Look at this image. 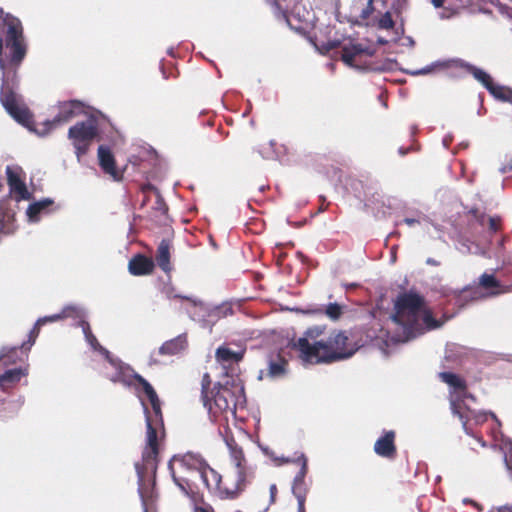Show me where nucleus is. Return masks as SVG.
Wrapping results in <instances>:
<instances>
[{
    "label": "nucleus",
    "mask_w": 512,
    "mask_h": 512,
    "mask_svg": "<svg viewBox=\"0 0 512 512\" xmlns=\"http://www.w3.org/2000/svg\"><path fill=\"white\" fill-rule=\"evenodd\" d=\"M194 512H210V510L208 508H204V507H200V506H195Z\"/></svg>",
    "instance_id": "nucleus-49"
},
{
    "label": "nucleus",
    "mask_w": 512,
    "mask_h": 512,
    "mask_svg": "<svg viewBox=\"0 0 512 512\" xmlns=\"http://www.w3.org/2000/svg\"><path fill=\"white\" fill-rule=\"evenodd\" d=\"M248 113H249V110L244 111L243 117L247 116Z\"/></svg>",
    "instance_id": "nucleus-55"
},
{
    "label": "nucleus",
    "mask_w": 512,
    "mask_h": 512,
    "mask_svg": "<svg viewBox=\"0 0 512 512\" xmlns=\"http://www.w3.org/2000/svg\"><path fill=\"white\" fill-rule=\"evenodd\" d=\"M98 134V119L90 116L87 120L78 122L68 130V138L72 140L78 161L86 154L90 144Z\"/></svg>",
    "instance_id": "nucleus-8"
},
{
    "label": "nucleus",
    "mask_w": 512,
    "mask_h": 512,
    "mask_svg": "<svg viewBox=\"0 0 512 512\" xmlns=\"http://www.w3.org/2000/svg\"><path fill=\"white\" fill-rule=\"evenodd\" d=\"M163 292L165 293L167 298H180V299L185 300V297H186V296H182V295H178V294H173L172 287H165Z\"/></svg>",
    "instance_id": "nucleus-39"
},
{
    "label": "nucleus",
    "mask_w": 512,
    "mask_h": 512,
    "mask_svg": "<svg viewBox=\"0 0 512 512\" xmlns=\"http://www.w3.org/2000/svg\"><path fill=\"white\" fill-rule=\"evenodd\" d=\"M394 310L391 320L395 327L389 336L393 343H406L441 326L425 308L423 298L416 293L400 294L395 301Z\"/></svg>",
    "instance_id": "nucleus-2"
},
{
    "label": "nucleus",
    "mask_w": 512,
    "mask_h": 512,
    "mask_svg": "<svg viewBox=\"0 0 512 512\" xmlns=\"http://www.w3.org/2000/svg\"><path fill=\"white\" fill-rule=\"evenodd\" d=\"M356 348L348 345V337L343 331H334L326 338L324 346L314 364L332 363L353 356Z\"/></svg>",
    "instance_id": "nucleus-7"
},
{
    "label": "nucleus",
    "mask_w": 512,
    "mask_h": 512,
    "mask_svg": "<svg viewBox=\"0 0 512 512\" xmlns=\"http://www.w3.org/2000/svg\"><path fill=\"white\" fill-rule=\"evenodd\" d=\"M504 238L497 239V247L491 251L490 248L483 242H475L467 235H459L455 247L462 254H475L485 257L495 256L496 258L502 257V246Z\"/></svg>",
    "instance_id": "nucleus-13"
},
{
    "label": "nucleus",
    "mask_w": 512,
    "mask_h": 512,
    "mask_svg": "<svg viewBox=\"0 0 512 512\" xmlns=\"http://www.w3.org/2000/svg\"><path fill=\"white\" fill-rule=\"evenodd\" d=\"M28 346H29V343L27 341V342L22 343L21 347H18V346L3 347L2 349H7V351H6L7 356L4 359L0 360V363L3 364L4 366H8V365L16 363V361L18 359L17 353H18L19 348L28 350L27 349Z\"/></svg>",
    "instance_id": "nucleus-31"
},
{
    "label": "nucleus",
    "mask_w": 512,
    "mask_h": 512,
    "mask_svg": "<svg viewBox=\"0 0 512 512\" xmlns=\"http://www.w3.org/2000/svg\"><path fill=\"white\" fill-rule=\"evenodd\" d=\"M297 499V512H305V500L306 498H302V496H300L299 498H296Z\"/></svg>",
    "instance_id": "nucleus-41"
},
{
    "label": "nucleus",
    "mask_w": 512,
    "mask_h": 512,
    "mask_svg": "<svg viewBox=\"0 0 512 512\" xmlns=\"http://www.w3.org/2000/svg\"><path fill=\"white\" fill-rule=\"evenodd\" d=\"M394 431H386L374 444V452L385 458H392L395 455L396 447L394 443Z\"/></svg>",
    "instance_id": "nucleus-19"
},
{
    "label": "nucleus",
    "mask_w": 512,
    "mask_h": 512,
    "mask_svg": "<svg viewBox=\"0 0 512 512\" xmlns=\"http://www.w3.org/2000/svg\"><path fill=\"white\" fill-rule=\"evenodd\" d=\"M363 52H364V49L359 44L351 45V46H344L343 50H342V56H341L342 61L346 65H348L350 67H354L353 61H354L355 57Z\"/></svg>",
    "instance_id": "nucleus-29"
},
{
    "label": "nucleus",
    "mask_w": 512,
    "mask_h": 512,
    "mask_svg": "<svg viewBox=\"0 0 512 512\" xmlns=\"http://www.w3.org/2000/svg\"><path fill=\"white\" fill-rule=\"evenodd\" d=\"M378 42H379L380 44H385L387 41H386V40H384V39H382V38H379V39H378Z\"/></svg>",
    "instance_id": "nucleus-53"
},
{
    "label": "nucleus",
    "mask_w": 512,
    "mask_h": 512,
    "mask_svg": "<svg viewBox=\"0 0 512 512\" xmlns=\"http://www.w3.org/2000/svg\"><path fill=\"white\" fill-rule=\"evenodd\" d=\"M168 54L173 56V49L172 48L168 49Z\"/></svg>",
    "instance_id": "nucleus-54"
},
{
    "label": "nucleus",
    "mask_w": 512,
    "mask_h": 512,
    "mask_svg": "<svg viewBox=\"0 0 512 512\" xmlns=\"http://www.w3.org/2000/svg\"><path fill=\"white\" fill-rule=\"evenodd\" d=\"M286 373V361L279 358L277 361L270 360L268 365V376L271 378H280Z\"/></svg>",
    "instance_id": "nucleus-30"
},
{
    "label": "nucleus",
    "mask_w": 512,
    "mask_h": 512,
    "mask_svg": "<svg viewBox=\"0 0 512 512\" xmlns=\"http://www.w3.org/2000/svg\"><path fill=\"white\" fill-rule=\"evenodd\" d=\"M243 355V350L233 351L227 346L218 347L215 353L217 362L223 364L224 366L226 364L238 363L240 360H242Z\"/></svg>",
    "instance_id": "nucleus-23"
},
{
    "label": "nucleus",
    "mask_w": 512,
    "mask_h": 512,
    "mask_svg": "<svg viewBox=\"0 0 512 512\" xmlns=\"http://www.w3.org/2000/svg\"><path fill=\"white\" fill-rule=\"evenodd\" d=\"M373 9V0H368L366 8L362 11V18H367L372 13Z\"/></svg>",
    "instance_id": "nucleus-40"
},
{
    "label": "nucleus",
    "mask_w": 512,
    "mask_h": 512,
    "mask_svg": "<svg viewBox=\"0 0 512 512\" xmlns=\"http://www.w3.org/2000/svg\"><path fill=\"white\" fill-rule=\"evenodd\" d=\"M487 223H488V233L489 234L496 233L499 230V227H500V219L499 218L488 217Z\"/></svg>",
    "instance_id": "nucleus-35"
},
{
    "label": "nucleus",
    "mask_w": 512,
    "mask_h": 512,
    "mask_svg": "<svg viewBox=\"0 0 512 512\" xmlns=\"http://www.w3.org/2000/svg\"><path fill=\"white\" fill-rule=\"evenodd\" d=\"M98 159L99 165L103 171L111 175L114 179H117V171L115 169V160L109 147L100 145L98 147Z\"/></svg>",
    "instance_id": "nucleus-21"
},
{
    "label": "nucleus",
    "mask_w": 512,
    "mask_h": 512,
    "mask_svg": "<svg viewBox=\"0 0 512 512\" xmlns=\"http://www.w3.org/2000/svg\"><path fill=\"white\" fill-rule=\"evenodd\" d=\"M510 171H512V159H510V161L507 164L502 165L499 168V172L501 174H505V173L510 172Z\"/></svg>",
    "instance_id": "nucleus-42"
},
{
    "label": "nucleus",
    "mask_w": 512,
    "mask_h": 512,
    "mask_svg": "<svg viewBox=\"0 0 512 512\" xmlns=\"http://www.w3.org/2000/svg\"><path fill=\"white\" fill-rule=\"evenodd\" d=\"M169 463H172V468H174V464L178 463L183 472H192L197 475L207 464L199 455L191 452L183 455H174Z\"/></svg>",
    "instance_id": "nucleus-16"
},
{
    "label": "nucleus",
    "mask_w": 512,
    "mask_h": 512,
    "mask_svg": "<svg viewBox=\"0 0 512 512\" xmlns=\"http://www.w3.org/2000/svg\"><path fill=\"white\" fill-rule=\"evenodd\" d=\"M456 67L466 69L478 82H480L489 93L496 99L512 103V89L506 86L495 84L492 77L484 70L462 60L452 61Z\"/></svg>",
    "instance_id": "nucleus-9"
},
{
    "label": "nucleus",
    "mask_w": 512,
    "mask_h": 512,
    "mask_svg": "<svg viewBox=\"0 0 512 512\" xmlns=\"http://www.w3.org/2000/svg\"><path fill=\"white\" fill-rule=\"evenodd\" d=\"M276 492H277L276 485L272 484L270 486V501H271V503H273L275 501Z\"/></svg>",
    "instance_id": "nucleus-44"
},
{
    "label": "nucleus",
    "mask_w": 512,
    "mask_h": 512,
    "mask_svg": "<svg viewBox=\"0 0 512 512\" xmlns=\"http://www.w3.org/2000/svg\"><path fill=\"white\" fill-rule=\"evenodd\" d=\"M441 64L436 62L432 63L431 65H428L424 68L417 69V70H405V73L412 75V76H418V75H426L431 73L435 67L440 66Z\"/></svg>",
    "instance_id": "nucleus-34"
},
{
    "label": "nucleus",
    "mask_w": 512,
    "mask_h": 512,
    "mask_svg": "<svg viewBox=\"0 0 512 512\" xmlns=\"http://www.w3.org/2000/svg\"><path fill=\"white\" fill-rule=\"evenodd\" d=\"M450 17H451V13H448L446 10H444L443 12L440 13L441 19H448Z\"/></svg>",
    "instance_id": "nucleus-50"
},
{
    "label": "nucleus",
    "mask_w": 512,
    "mask_h": 512,
    "mask_svg": "<svg viewBox=\"0 0 512 512\" xmlns=\"http://www.w3.org/2000/svg\"><path fill=\"white\" fill-rule=\"evenodd\" d=\"M407 152H408V149H404V148H400V149H399V153H400L401 155H405V154H407Z\"/></svg>",
    "instance_id": "nucleus-52"
},
{
    "label": "nucleus",
    "mask_w": 512,
    "mask_h": 512,
    "mask_svg": "<svg viewBox=\"0 0 512 512\" xmlns=\"http://www.w3.org/2000/svg\"><path fill=\"white\" fill-rule=\"evenodd\" d=\"M168 468L170 470L173 482L180 489V491L185 496L194 499V492L192 490L190 480L184 476H177L174 468H172V463H168Z\"/></svg>",
    "instance_id": "nucleus-28"
},
{
    "label": "nucleus",
    "mask_w": 512,
    "mask_h": 512,
    "mask_svg": "<svg viewBox=\"0 0 512 512\" xmlns=\"http://www.w3.org/2000/svg\"><path fill=\"white\" fill-rule=\"evenodd\" d=\"M479 285L481 288L487 290L485 295L477 289L470 290L468 288H464L457 294V303L460 306H464L468 300L473 301L485 296H495L512 291V285L503 287L493 274L488 273H483L479 277Z\"/></svg>",
    "instance_id": "nucleus-10"
},
{
    "label": "nucleus",
    "mask_w": 512,
    "mask_h": 512,
    "mask_svg": "<svg viewBox=\"0 0 512 512\" xmlns=\"http://www.w3.org/2000/svg\"><path fill=\"white\" fill-rule=\"evenodd\" d=\"M440 379L450 387V407L454 415L458 416L462 422V427L466 434L471 435L470 422L481 424L490 416L500 425L499 420L492 412L476 411L473 408L475 398L469 394L466 389L465 381L452 372L439 373Z\"/></svg>",
    "instance_id": "nucleus-4"
},
{
    "label": "nucleus",
    "mask_w": 512,
    "mask_h": 512,
    "mask_svg": "<svg viewBox=\"0 0 512 512\" xmlns=\"http://www.w3.org/2000/svg\"><path fill=\"white\" fill-rule=\"evenodd\" d=\"M0 100L7 113L15 121L32 130L30 126L31 114L19 93L18 85L13 79L11 81L8 80L5 75L2 82ZM85 109L84 103L78 100L60 102L58 104V113L52 120L44 123L43 130L33 129V131L39 136H45L57 125L69 122L75 117L85 114Z\"/></svg>",
    "instance_id": "nucleus-3"
},
{
    "label": "nucleus",
    "mask_w": 512,
    "mask_h": 512,
    "mask_svg": "<svg viewBox=\"0 0 512 512\" xmlns=\"http://www.w3.org/2000/svg\"><path fill=\"white\" fill-rule=\"evenodd\" d=\"M426 263H427V264H429V265H433V266H438V265H439V262H438V261H436V260H435V259H433V258H428V259L426 260Z\"/></svg>",
    "instance_id": "nucleus-48"
},
{
    "label": "nucleus",
    "mask_w": 512,
    "mask_h": 512,
    "mask_svg": "<svg viewBox=\"0 0 512 512\" xmlns=\"http://www.w3.org/2000/svg\"><path fill=\"white\" fill-rule=\"evenodd\" d=\"M378 25L381 29H392L394 27V21L392 19L391 13L388 11L385 12L380 18Z\"/></svg>",
    "instance_id": "nucleus-33"
},
{
    "label": "nucleus",
    "mask_w": 512,
    "mask_h": 512,
    "mask_svg": "<svg viewBox=\"0 0 512 512\" xmlns=\"http://www.w3.org/2000/svg\"><path fill=\"white\" fill-rule=\"evenodd\" d=\"M224 441L229 451L230 461L235 468V485L238 490H243L248 478L253 474L252 469L247 465L244 452L235 439L226 433Z\"/></svg>",
    "instance_id": "nucleus-11"
},
{
    "label": "nucleus",
    "mask_w": 512,
    "mask_h": 512,
    "mask_svg": "<svg viewBox=\"0 0 512 512\" xmlns=\"http://www.w3.org/2000/svg\"><path fill=\"white\" fill-rule=\"evenodd\" d=\"M198 476L209 491H218L221 498L233 499V498L237 497V495L240 491L237 488L234 490H228V489L221 490L220 483H221L222 477L218 472H216L214 469L209 467L208 464H206L204 466V468H202V470L200 471Z\"/></svg>",
    "instance_id": "nucleus-14"
},
{
    "label": "nucleus",
    "mask_w": 512,
    "mask_h": 512,
    "mask_svg": "<svg viewBox=\"0 0 512 512\" xmlns=\"http://www.w3.org/2000/svg\"><path fill=\"white\" fill-rule=\"evenodd\" d=\"M62 313H57V314H53V315H49V316H44V317H41L39 318L34 327L31 329L30 333H29V339H28V343H29V346L27 349H30L32 347V345L35 343V340L39 334V330H40V327L43 326L44 324L48 323V322H56V321H59V320H62Z\"/></svg>",
    "instance_id": "nucleus-26"
},
{
    "label": "nucleus",
    "mask_w": 512,
    "mask_h": 512,
    "mask_svg": "<svg viewBox=\"0 0 512 512\" xmlns=\"http://www.w3.org/2000/svg\"><path fill=\"white\" fill-rule=\"evenodd\" d=\"M156 261L158 266L165 272L169 273L172 269L170 264V245L166 240H162L158 246Z\"/></svg>",
    "instance_id": "nucleus-24"
},
{
    "label": "nucleus",
    "mask_w": 512,
    "mask_h": 512,
    "mask_svg": "<svg viewBox=\"0 0 512 512\" xmlns=\"http://www.w3.org/2000/svg\"><path fill=\"white\" fill-rule=\"evenodd\" d=\"M7 349H1L0 351V360L4 359L7 356ZM27 374V370L22 368H14L5 371L2 375H0V389L3 392H7L10 387L14 384L18 383L23 376Z\"/></svg>",
    "instance_id": "nucleus-17"
},
{
    "label": "nucleus",
    "mask_w": 512,
    "mask_h": 512,
    "mask_svg": "<svg viewBox=\"0 0 512 512\" xmlns=\"http://www.w3.org/2000/svg\"><path fill=\"white\" fill-rule=\"evenodd\" d=\"M187 346V339L185 334L178 335L177 337L164 342L159 348L161 355H176L183 351Z\"/></svg>",
    "instance_id": "nucleus-22"
},
{
    "label": "nucleus",
    "mask_w": 512,
    "mask_h": 512,
    "mask_svg": "<svg viewBox=\"0 0 512 512\" xmlns=\"http://www.w3.org/2000/svg\"><path fill=\"white\" fill-rule=\"evenodd\" d=\"M53 200L50 198H44L42 200L31 203L26 211V215L28 217L29 222H38L40 219V214L46 210L51 204Z\"/></svg>",
    "instance_id": "nucleus-25"
},
{
    "label": "nucleus",
    "mask_w": 512,
    "mask_h": 512,
    "mask_svg": "<svg viewBox=\"0 0 512 512\" xmlns=\"http://www.w3.org/2000/svg\"><path fill=\"white\" fill-rule=\"evenodd\" d=\"M504 462L508 471H512V461L508 459L507 455L504 456Z\"/></svg>",
    "instance_id": "nucleus-46"
},
{
    "label": "nucleus",
    "mask_w": 512,
    "mask_h": 512,
    "mask_svg": "<svg viewBox=\"0 0 512 512\" xmlns=\"http://www.w3.org/2000/svg\"><path fill=\"white\" fill-rule=\"evenodd\" d=\"M286 0H275V5L279 10L282 11V13L286 16L287 13L292 11V7L290 5V2L287 4H284Z\"/></svg>",
    "instance_id": "nucleus-37"
},
{
    "label": "nucleus",
    "mask_w": 512,
    "mask_h": 512,
    "mask_svg": "<svg viewBox=\"0 0 512 512\" xmlns=\"http://www.w3.org/2000/svg\"><path fill=\"white\" fill-rule=\"evenodd\" d=\"M0 27L1 28H4V25L0 23ZM0 69L3 71V76L5 75L6 78L9 79L10 77V72H5V61H4V58H3V39L0 38Z\"/></svg>",
    "instance_id": "nucleus-36"
},
{
    "label": "nucleus",
    "mask_w": 512,
    "mask_h": 512,
    "mask_svg": "<svg viewBox=\"0 0 512 512\" xmlns=\"http://www.w3.org/2000/svg\"><path fill=\"white\" fill-rule=\"evenodd\" d=\"M154 264L152 260L144 255H137L133 257L128 264L129 272L132 275L140 276L147 275L152 272Z\"/></svg>",
    "instance_id": "nucleus-20"
},
{
    "label": "nucleus",
    "mask_w": 512,
    "mask_h": 512,
    "mask_svg": "<svg viewBox=\"0 0 512 512\" xmlns=\"http://www.w3.org/2000/svg\"><path fill=\"white\" fill-rule=\"evenodd\" d=\"M452 141V136L451 135H446L443 140H442V143H443V146L445 148H447L449 146V144L451 143Z\"/></svg>",
    "instance_id": "nucleus-45"
},
{
    "label": "nucleus",
    "mask_w": 512,
    "mask_h": 512,
    "mask_svg": "<svg viewBox=\"0 0 512 512\" xmlns=\"http://www.w3.org/2000/svg\"><path fill=\"white\" fill-rule=\"evenodd\" d=\"M343 308L344 306L338 303H329L324 309H318L317 311L324 312V314L331 320H337L340 318Z\"/></svg>",
    "instance_id": "nucleus-32"
},
{
    "label": "nucleus",
    "mask_w": 512,
    "mask_h": 512,
    "mask_svg": "<svg viewBox=\"0 0 512 512\" xmlns=\"http://www.w3.org/2000/svg\"><path fill=\"white\" fill-rule=\"evenodd\" d=\"M431 3L435 8H440L443 6L444 0H431Z\"/></svg>",
    "instance_id": "nucleus-47"
},
{
    "label": "nucleus",
    "mask_w": 512,
    "mask_h": 512,
    "mask_svg": "<svg viewBox=\"0 0 512 512\" xmlns=\"http://www.w3.org/2000/svg\"><path fill=\"white\" fill-rule=\"evenodd\" d=\"M245 402L244 386L240 379L227 374L215 383L210 395L203 398L211 416L223 415L226 420L229 415L235 418L237 407H243Z\"/></svg>",
    "instance_id": "nucleus-5"
},
{
    "label": "nucleus",
    "mask_w": 512,
    "mask_h": 512,
    "mask_svg": "<svg viewBox=\"0 0 512 512\" xmlns=\"http://www.w3.org/2000/svg\"><path fill=\"white\" fill-rule=\"evenodd\" d=\"M409 44H414V41L411 38L409 39Z\"/></svg>",
    "instance_id": "nucleus-56"
},
{
    "label": "nucleus",
    "mask_w": 512,
    "mask_h": 512,
    "mask_svg": "<svg viewBox=\"0 0 512 512\" xmlns=\"http://www.w3.org/2000/svg\"><path fill=\"white\" fill-rule=\"evenodd\" d=\"M403 222L408 226H413L414 224H419L420 220L416 218H405Z\"/></svg>",
    "instance_id": "nucleus-43"
},
{
    "label": "nucleus",
    "mask_w": 512,
    "mask_h": 512,
    "mask_svg": "<svg viewBox=\"0 0 512 512\" xmlns=\"http://www.w3.org/2000/svg\"><path fill=\"white\" fill-rule=\"evenodd\" d=\"M416 127H412V134L415 133Z\"/></svg>",
    "instance_id": "nucleus-57"
},
{
    "label": "nucleus",
    "mask_w": 512,
    "mask_h": 512,
    "mask_svg": "<svg viewBox=\"0 0 512 512\" xmlns=\"http://www.w3.org/2000/svg\"><path fill=\"white\" fill-rule=\"evenodd\" d=\"M23 403H24V397L19 396V398L16 401L17 407L20 408L23 405Z\"/></svg>",
    "instance_id": "nucleus-51"
},
{
    "label": "nucleus",
    "mask_w": 512,
    "mask_h": 512,
    "mask_svg": "<svg viewBox=\"0 0 512 512\" xmlns=\"http://www.w3.org/2000/svg\"><path fill=\"white\" fill-rule=\"evenodd\" d=\"M81 328L86 342L94 351L99 352L113 369L111 373H105L106 377L112 382L121 383L124 386H132L135 382H137L138 385L141 386L143 392L151 404L152 411H149L143 400H141L147 428L146 447L142 453V462H137L135 464V470L138 478V492L142 501L144 512H147V505L143 489L150 474L153 480L155 479L157 470V430L163 425L160 400L154 388L146 379L135 373L131 367L121 362L118 358L111 356L110 352L99 344L96 337L91 332L88 322H82Z\"/></svg>",
    "instance_id": "nucleus-1"
},
{
    "label": "nucleus",
    "mask_w": 512,
    "mask_h": 512,
    "mask_svg": "<svg viewBox=\"0 0 512 512\" xmlns=\"http://www.w3.org/2000/svg\"><path fill=\"white\" fill-rule=\"evenodd\" d=\"M210 383H211L210 376L207 373L204 374L203 379H202V398H205L209 394L208 389H209Z\"/></svg>",
    "instance_id": "nucleus-38"
},
{
    "label": "nucleus",
    "mask_w": 512,
    "mask_h": 512,
    "mask_svg": "<svg viewBox=\"0 0 512 512\" xmlns=\"http://www.w3.org/2000/svg\"><path fill=\"white\" fill-rule=\"evenodd\" d=\"M62 318H72L78 321V326L82 327V322H87V312L84 307L79 305H67L62 311Z\"/></svg>",
    "instance_id": "nucleus-27"
},
{
    "label": "nucleus",
    "mask_w": 512,
    "mask_h": 512,
    "mask_svg": "<svg viewBox=\"0 0 512 512\" xmlns=\"http://www.w3.org/2000/svg\"><path fill=\"white\" fill-rule=\"evenodd\" d=\"M325 329L324 325L309 327L301 337L289 342V347L298 353L299 359L304 364H314L326 341V338L323 337Z\"/></svg>",
    "instance_id": "nucleus-6"
},
{
    "label": "nucleus",
    "mask_w": 512,
    "mask_h": 512,
    "mask_svg": "<svg viewBox=\"0 0 512 512\" xmlns=\"http://www.w3.org/2000/svg\"><path fill=\"white\" fill-rule=\"evenodd\" d=\"M6 175L8 184L10 187V192L14 194L16 201L28 200L31 197V194L27 190L25 183L19 178V176L14 173L11 167L7 166Z\"/></svg>",
    "instance_id": "nucleus-18"
},
{
    "label": "nucleus",
    "mask_w": 512,
    "mask_h": 512,
    "mask_svg": "<svg viewBox=\"0 0 512 512\" xmlns=\"http://www.w3.org/2000/svg\"><path fill=\"white\" fill-rule=\"evenodd\" d=\"M185 300L188 302L187 306L185 307V310L188 313L189 317L194 321L200 322L202 324V327H209L210 330L211 325L209 320H207V317H210L212 315L221 317L227 316L228 314L232 313V308L228 305H222L214 308L213 310H210L202 301L196 298L188 296L185 297Z\"/></svg>",
    "instance_id": "nucleus-12"
},
{
    "label": "nucleus",
    "mask_w": 512,
    "mask_h": 512,
    "mask_svg": "<svg viewBox=\"0 0 512 512\" xmlns=\"http://www.w3.org/2000/svg\"><path fill=\"white\" fill-rule=\"evenodd\" d=\"M296 457L290 459L285 458L283 461L285 463H296L300 465V470L296 474L293 480L292 485V493L296 498L302 496V498H306L307 494V486L305 484V476L307 474V458L304 453H296Z\"/></svg>",
    "instance_id": "nucleus-15"
},
{
    "label": "nucleus",
    "mask_w": 512,
    "mask_h": 512,
    "mask_svg": "<svg viewBox=\"0 0 512 512\" xmlns=\"http://www.w3.org/2000/svg\"><path fill=\"white\" fill-rule=\"evenodd\" d=\"M479 442L481 443L482 446H485V442L481 441L480 439Z\"/></svg>",
    "instance_id": "nucleus-58"
}]
</instances>
